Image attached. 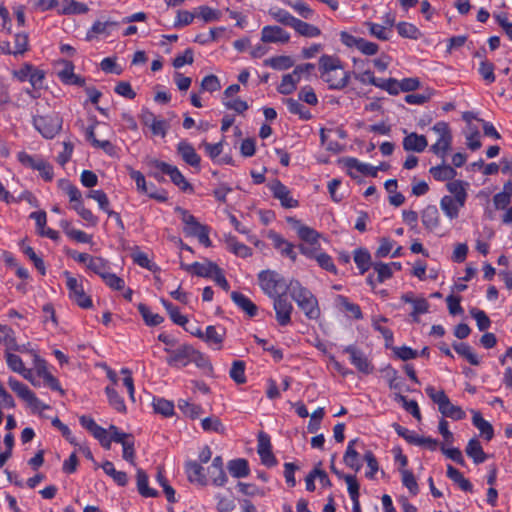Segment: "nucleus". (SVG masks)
I'll return each instance as SVG.
<instances>
[{
	"label": "nucleus",
	"mask_w": 512,
	"mask_h": 512,
	"mask_svg": "<svg viewBox=\"0 0 512 512\" xmlns=\"http://www.w3.org/2000/svg\"><path fill=\"white\" fill-rule=\"evenodd\" d=\"M445 187L449 194L444 195L440 199L439 205L445 217L452 221L459 217L460 211L466 205L470 183L465 180L456 179L447 182Z\"/></svg>",
	"instance_id": "f257e3e1"
},
{
	"label": "nucleus",
	"mask_w": 512,
	"mask_h": 512,
	"mask_svg": "<svg viewBox=\"0 0 512 512\" xmlns=\"http://www.w3.org/2000/svg\"><path fill=\"white\" fill-rule=\"evenodd\" d=\"M319 73L329 89L341 90L350 80V73L345 70L342 61L334 55L324 54L319 58Z\"/></svg>",
	"instance_id": "f03ea898"
},
{
	"label": "nucleus",
	"mask_w": 512,
	"mask_h": 512,
	"mask_svg": "<svg viewBox=\"0 0 512 512\" xmlns=\"http://www.w3.org/2000/svg\"><path fill=\"white\" fill-rule=\"evenodd\" d=\"M290 296L296 302L298 307L309 319H317L320 315L317 298L313 293L303 287L299 281H290Z\"/></svg>",
	"instance_id": "7ed1b4c3"
},
{
	"label": "nucleus",
	"mask_w": 512,
	"mask_h": 512,
	"mask_svg": "<svg viewBox=\"0 0 512 512\" xmlns=\"http://www.w3.org/2000/svg\"><path fill=\"white\" fill-rule=\"evenodd\" d=\"M261 290L270 298L285 296L290 292V281L273 270H263L258 274Z\"/></svg>",
	"instance_id": "20e7f679"
},
{
	"label": "nucleus",
	"mask_w": 512,
	"mask_h": 512,
	"mask_svg": "<svg viewBox=\"0 0 512 512\" xmlns=\"http://www.w3.org/2000/svg\"><path fill=\"white\" fill-rule=\"evenodd\" d=\"M175 211L180 216L184 225L183 231L187 236L196 237L199 243L205 247L212 245L209 228L206 225L201 224L191 213L181 207H177Z\"/></svg>",
	"instance_id": "39448f33"
},
{
	"label": "nucleus",
	"mask_w": 512,
	"mask_h": 512,
	"mask_svg": "<svg viewBox=\"0 0 512 512\" xmlns=\"http://www.w3.org/2000/svg\"><path fill=\"white\" fill-rule=\"evenodd\" d=\"M8 386L18 398L25 402L32 413L42 414L45 410L50 409V405L40 400L26 384L17 380L15 377L10 376L8 378Z\"/></svg>",
	"instance_id": "423d86ee"
},
{
	"label": "nucleus",
	"mask_w": 512,
	"mask_h": 512,
	"mask_svg": "<svg viewBox=\"0 0 512 512\" xmlns=\"http://www.w3.org/2000/svg\"><path fill=\"white\" fill-rule=\"evenodd\" d=\"M427 396L438 406L439 412L444 416L453 420H462L466 417L461 407L451 403L446 393L441 389H436L432 385L425 388Z\"/></svg>",
	"instance_id": "0eeeda50"
},
{
	"label": "nucleus",
	"mask_w": 512,
	"mask_h": 512,
	"mask_svg": "<svg viewBox=\"0 0 512 512\" xmlns=\"http://www.w3.org/2000/svg\"><path fill=\"white\" fill-rule=\"evenodd\" d=\"M65 284L68 290L69 299L82 309H89L93 306L92 298L84 288V278L75 277L69 271H64Z\"/></svg>",
	"instance_id": "6e6552de"
},
{
	"label": "nucleus",
	"mask_w": 512,
	"mask_h": 512,
	"mask_svg": "<svg viewBox=\"0 0 512 512\" xmlns=\"http://www.w3.org/2000/svg\"><path fill=\"white\" fill-rule=\"evenodd\" d=\"M34 128L46 139H53L62 128V118L57 113L34 115Z\"/></svg>",
	"instance_id": "1a4fd4ad"
},
{
	"label": "nucleus",
	"mask_w": 512,
	"mask_h": 512,
	"mask_svg": "<svg viewBox=\"0 0 512 512\" xmlns=\"http://www.w3.org/2000/svg\"><path fill=\"white\" fill-rule=\"evenodd\" d=\"M315 68L312 63L298 65L291 73L282 76L281 82L277 87L280 94L289 95L293 93L303 75H308Z\"/></svg>",
	"instance_id": "9d476101"
},
{
	"label": "nucleus",
	"mask_w": 512,
	"mask_h": 512,
	"mask_svg": "<svg viewBox=\"0 0 512 512\" xmlns=\"http://www.w3.org/2000/svg\"><path fill=\"white\" fill-rule=\"evenodd\" d=\"M165 350L169 353L167 363L175 368L186 367L192 361H197V358L204 360V355L190 345H182L175 350Z\"/></svg>",
	"instance_id": "9b49d317"
},
{
	"label": "nucleus",
	"mask_w": 512,
	"mask_h": 512,
	"mask_svg": "<svg viewBox=\"0 0 512 512\" xmlns=\"http://www.w3.org/2000/svg\"><path fill=\"white\" fill-rule=\"evenodd\" d=\"M54 68L59 80L64 85L84 87L86 79L74 72V64L67 59H58L54 62Z\"/></svg>",
	"instance_id": "f8f14e48"
},
{
	"label": "nucleus",
	"mask_w": 512,
	"mask_h": 512,
	"mask_svg": "<svg viewBox=\"0 0 512 512\" xmlns=\"http://www.w3.org/2000/svg\"><path fill=\"white\" fill-rule=\"evenodd\" d=\"M30 352L33 357L34 368L32 370L34 375L36 374L38 377L42 378L50 389L64 394V390L62 389L58 379L50 372L47 361L42 358L36 350H31Z\"/></svg>",
	"instance_id": "ddd939ff"
},
{
	"label": "nucleus",
	"mask_w": 512,
	"mask_h": 512,
	"mask_svg": "<svg viewBox=\"0 0 512 512\" xmlns=\"http://www.w3.org/2000/svg\"><path fill=\"white\" fill-rule=\"evenodd\" d=\"M367 451L365 449V444L359 438L352 439L348 442L346 450L343 455L344 464L358 472L362 468V456Z\"/></svg>",
	"instance_id": "4468645a"
},
{
	"label": "nucleus",
	"mask_w": 512,
	"mask_h": 512,
	"mask_svg": "<svg viewBox=\"0 0 512 512\" xmlns=\"http://www.w3.org/2000/svg\"><path fill=\"white\" fill-rule=\"evenodd\" d=\"M142 124L149 128L153 136L164 138L169 129V123L165 119L157 117L148 109H143L140 114Z\"/></svg>",
	"instance_id": "2eb2a0df"
},
{
	"label": "nucleus",
	"mask_w": 512,
	"mask_h": 512,
	"mask_svg": "<svg viewBox=\"0 0 512 512\" xmlns=\"http://www.w3.org/2000/svg\"><path fill=\"white\" fill-rule=\"evenodd\" d=\"M128 174L132 180L136 183V189L141 194H146L152 199H155L159 202H165L168 199L167 193L164 190H155L150 191L148 188V184L146 182L145 176L142 172L133 169L132 167H127Z\"/></svg>",
	"instance_id": "dca6fc26"
},
{
	"label": "nucleus",
	"mask_w": 512,
	"mask_h": 512,
	"mask_svg": "<svg viewBox=\"0 0 512 512\" xmlns=\"http://www.w3.org/2000/svg\"><path fill=\"white\" fill-rule=\"evenodd\" d=\"M110 431L113 433V440L122 445V457L130 464H135L134 438L131 434L120 431L116 426L110 425Z\"/></svg>",
	"instance_id": "f3484780"
},
{
	"label": "nucleus",
	"mask_w": 512,
	"mask_h": 512,
	"mask_svg": "<svg viewBox=\"0 0 512 512\" xmlns=\"http://www.w3.org/2000/svg\"><path fill=\"white\" fill-rule=\"evenodd\" d=\"M267 187L273 197L281 203L285 208H295L298 206V201L293 197L291 190L275 179L267 184Z\"/></svg>",
	"instance_id": "a211bd4d"
},
{
	"label": "nucleus",
	"mask_w": 512,
	"mask_h": 512,
	"mask_svg": "<svg viewBox=\"0 0 512 512\" xmlns=\"http://www.w3.org/2000/svg\"><path fill=\"white\" fill-rule=\"evenodd\" d=\"M287 221L291 228L296 232L298 238L301 240L300 244H315L322 237L321 233L316 231L314 228L303 224L296 218L291 217L288 218Z\"/></svg>",
	"instance_id": "6ab92c4d"
},
{
	"label": "nucleus",
	"mask_w": 512,
	"mask_h": 512,
	"mask_svg": "<svg viewBox=\"0 0 512 512\" xmlns=\"http://www.w3.org/2000/svg\"><path fill=\"white\" fill-rule=\"evenodd\" d=\"M343 163L349 175L353 178H357L360 175L376 177L379 171L378 167L361 162L353 157L343 159Z\"/></svg>",
	"instance_id": "aec40b11"
},
{
	"label": "nucleus",
	"mask_w": 512,
	"mask_h": 512,
	"mask_svg": "<svg viewBox=\"0 0 512 512\" xmlns=\"http://www.w3.org/2000/svg\"><path fill=\"white\" fill-rule=\"evenodd\" d=\"M8 368L21 375L25 380L29 381L33 386L39 387L40 383L34 377L32 369L26 368L23 360L16 354L7 352L5 355Z\"/></svg>",
	"instance_id": "412c9836"
},
{
	"label": "nucleus",
	"mask_w": 512,
	"mask_h": 512,
	"mask_svg": "<svg viewBox=\"0 0 512 512\" xmlns=\"http://www.w3.org/2000/svg\"><path fill=\"white\" fill-rule=\"evenodd\" d=\"M273 309L280 326H287L291 323L293 306L286 298V295L273 298Z\"/></svg>",
	"instance_id": "4be33fe9"
},
{
	"label": "nucleus",
	"mask_w": 512,
	"mask_h": 512,
	"mask_svg": "<svg viewBox=\"0 0 512 512\" xmlns=\"http://www.w3.org/2000/svg\"><path fill=\"white\" fill-rule=\"evenodd\" d=\"M291 36L289 32L277 25H267L261 30V41L263 43L285 44Z\"/></svg>",
	"instance_id": "5701e85b"
},
{
	"label": "nucleus",
	"mask_w": 512,
	"mask_h": 512,
	"mask_svg": "<svg viewBox=\"0 0 512 512\" xmlns=\"http://www.w3.org/2000/svg\"><path fill=\"white\" fill-rule=\"evenodd\" d=\"M28 45V35L24 32L17 33L14 36L13 48L8 41H0V54L22 55L28 50Z\"/></svg>",
	"instance_id": "b1692460"
},
{
	"label": "nucleus",
	"mask_w": 512,
	"mask_h": 512,
	"mask_svg": "<svg viewBox=\"0 0 512 512\" xmlns=\"http://www.w3.org/2000/svg\"><path fill=\"white\" fill-rule=\"evenodd\" d=\"M119 23L113 20L95 21L91 28L87 31L86 40L91 41L98 36L108 37L118 27Z\"/></svg>",
	"instance_id": "393cba45"
},
{
	"label": "nucleus",
	"mask_w": 512,
	"mask_h": 512,
	"mask_svg": "<svg viewBox=\"0 0 512 512\" xmlns=\"http://www.w3.org/2000/svg\"><path fill=\"white\" fill-rule=\"evenodd\" d=\"M269 239L272 241L273 247L282 255L289 258L292 262L297 260V253L294 250V245L283 238L276 232L268 234Z\"/></svg>",
	"instance_id": "a878e982"
},
{
	"label": "nucleus",
	"mask_w": 512,
	"mask_h": 512,
	"mask_svg": "<svg viewBox=\"0 0 512 512\" xmlns=\"http://www.w3.org/2000/svg\"><path fill=\"white\" fill-rule=\"evenodd\" d=\"M344 351L350 355L351 363L359 372L363 374H370L373 372V365L363 352L353 346L346 347Z\"/></svg>",
	"instance_id": "bb28decb"
},
{
	"label": "nucleus",
	"mask_w": 512,
	"mask_h": 512,
	"mask_svg": "<svg viewBox=\"0 0 512 512\" xmlns=\"http://www.w3.org/2000/svg\"><path fill=\"white\" fill-rule=\"evenodd\" d=\"M226 331L221 326L209 325L206 327L201 340L205 341L215 350H220L223 346Z\"/></svg>",
	"instance_id": "cd10ccee"
},
{
	"label": "nucleus",
	"mask_w": 512,
	"mask_h": 512,
	"mask_svg": "<svg viewBox=\"0 0 512 512\" xmlns=\"http://www.w3.org/2000/svg\"><path fill=\"white\" fill-rule=\"evenodd\" d=\"M421 222L429 232L436 231L440 226V214L436 206L429 205L421 212Z\"/></svg>",
	"instance_id": "c85d7f7f"
},
{
	"label": "nucleus",
	"mask_w": 512,
	"mask_h": 512,
	"mask_svg": "<svg viewBox=\"0 0 512 512\" xmlns=\"http://www.w3.org/2000/svg\"><path fill=\"white\" fill-rule=\"evenodd\" d=\"M177 152L185 163L192 167L199 168L201 158L196 153L194 147L188 141L181 140L177 144Z\"/></svg>",
	"instance_id": "c756f323"
},
{
	"label": "nucleus",
	"mask_w": 512,
	"mask_h": 512,
	"mask_svg": "<svg viewBox=\"0 0 512 512\" xmlns=\"http://www.w3.org/2000/svg\"><path fill=\"white\" fill-rule=\"evenodd\" d=\"M186 271L192 272L199 277L212 278L213 274L219 266L211 261L194 262L189 265L182 266Z\"/></svg>",
	"instance_id": "7c9ffc66"
},
{
	"label": "nucleus",
	"mask_w": 512,
	"mask_h": 512,
	"mask_svg": "<svg viewBox=\"0 0 512 512\" xmlns=\"http://www.w3.org/2000/svg\"><path fill=\"white\" fill-rule=\"evenodd\" d=\"M427 146L428 141L426 137L415 132L407 134L403 139V148L406 151L421 153Z\"/></svg>",
	"instance_id": "2f4dec72"
},
{
	"label": "nucleus",
	"mask_w": 512,
	"mask_h": 512,
	"mask_svg": "<svg viewBox=\"0 0 512 512\" xmlns=\"http://www.w3.org/2000/svg\"><path fill=\"white\" fill-rule=\"evenodd\" d=\"M58 14L60 15H82L89 11V7L76 0H59Z\"/></svg>",
	"instance_id": "473e14b6"
},
{
	"label": "nucleus",
	"mask_w": 512,
	"mask_h": 512,
	"mask_svg": "<svg viewBox=\"0 0 512 512\" xmlns=\"http://www.w3.org/2000/svg\"><path fill=\"white\" fill-rule=\"evenodd\" d=\"M88 198L95 200L98 203L99 209L107 213L109 217L120 220L118 213L110 209V201L106 193L102 190H91L86 195Z\"/></svg>",
	"instance_id": "72a5a7b5"
},
{
	"label": "nucleus",
	"mask_w": 512,
	"mask_h": 512,
	"mask_svg": "<svg viewBox=\"0 0 512 512\" xmlns=\"http://www.w3.org/2000/svg\"><path fill=\"white\" fill-rule=\"evenodd\" d=\"M59 188L65 192L69 198L71 209L83 203V197L80 190L70 181L61 179L58 181Z\"/></svg>",
	"instance_id": "f704fd0d"
},
{
	"label": "nucleus",
	"mask_w": 512,
	"mask_h": 512,
	"mask_svg": "<svg viewBox=\"0 0 512 512\" xmlns=\"http://www.w3.org/2000/svg\"><path fill=\"white\" fill-rule=\"evenodd\" d=\"M429 173L433 176V178L440 182H450L456 180L457 171L454 167L447 165V164H441L434 167H431L429 169Z\"/></svg>",
	"instance_id": "c9c22d12"
},
{
	"label": "nucleus",
	"mask_w": 512,
	"mask_h": 512,
	"mask_svg": "<svg viewBox=\"0 0 512 512\" xmlns=\"http://www.w3.org/2000/svg\"><path fill=\"white\" fill-rule=\"evenodd\" d=\"M231 299L237 305V307L245 312L248 316H256L258 308L247 296L240 292L233 291L231 293Z\"/></svg>",
	"instance_id": "e433bc0d"
},
{
	"label": "nucleus",
	"mask_w": 512,
	"mask_h": 512,
	"mask_svg": "<svg viewBox=\"0 0 512 512\" xmlns=\"http://www.w3.org/2000/svg\"><path fill=\"white\" fill-rule=\"evenodd\" d=\"M388 322L386 317L376 315L372 317V326L378 331L385 340L386 347H391L394 342L393 332L390 328L385 326V323Z\"/></svg>",
	"instance_id": "4c0bfd02"
},
{
	"label": "nucleus",
	"mask_w": 512,
	"mask_h": 512,
	"mask_svg": "<svg viewBox=\"0 0 512 512\" xmlns=\"http://www.w3.org/2000/svg\"><path fill=\"white\" fill-rule=\"evenodd\" d=\"M227 469L234 478H245L250 474L248 461L244 458L230 460Z\"/></svg>",
	"instance_id": "58836bf2"
},
{
	"label": "nucleus",
	"mask_w": 512,
	"mask_h": 512,
	"mask_svg": "<svg viewBox=\"0 0 512 512\" xmlns=\"http://www.w3.org/2000/svg\"><path fill=\"white\" fill-rule=\"evenodd\" d=\"M472 423L479 430L485 440L490 441L494 436V429L492 425L486 421L480 412L472 411Z\"/></svg>",
	"instance_id": "ea45409f"
},
{
	"label": "nucleus",
	"mask_w": 512,
	"mask_h": 512,
	"mask_svg": "<svg viewBox=\"0 0 512 512\" xmlns=\"http://www.w3.org/2000/svg\"><path fill=\"white\" fill-rule=\"evenodd\" d=\"M258 454L264 465L271 467L276 464V459L271 451L269 440L263 435L259 437Z\"/></svg>",
	"instance_id": "a19ab883"
},
{
	"label": "nucleus",
	"mask_w": 512,
	"mask_h": 512,
	"mask_svg": "<svg viewBox=\"0 0 512 512\" xmlns=\"http://www.w3.org/2000/svg\"><path fill=\"white\" fill-rule=\"evenodd\" d=\"M465 451L468 457H470L475 464L483 463L487 459V455L485 454L480 442L475 438L469 440Z\"/></svg>",
	"instance_id": "79ce46f5"
},
{
	"label": "nucleus",
	"mask_w": 512,
	"mask_h": 512,
	"mask_svg": "<svg viewBox=\"0 0 512 512\" xmlns=\"http://www.w3.org/2000/svg\"><path fill=\"white\" fill-rule=\"evenodd\" d=\"M186 474L190 482L199 485H206L207 478L203 472V467L196 462H189L186 464Z\"/></svg>",
	"instance_id": "37998d69"
},
{
	"label": "nucleus",
	"mask_w": 512,
	"mask_h": 512,
	"mask_svg": "<svg viewBox=\"0 0 512 512\" xmlns=\"http://www.w3.org/2000/svg\"><path fill=\"white\" fill-rule=\"evenodd\" d=\"M292 28L301 36L315 38L321 35V30L312 24L296 18Z\"/></svg>",
	"instance_id": "c03bdc74"
},
{
	"label": "nucleus",
	"mask_w": 512,
	"mask_h": 512,
	"mask_svg": "<svg viewBox=\"0 0 512 512\" xmlns=\"http://www.w3.org/2000/svg\"><path fill=\"white\" fill-rule=\"evenodd\" d=\"M105 394L107 396L109 405L113 409L119 413H125L127 411L124 399L118 394L113 386H106Z\"/></svg>",
	"instance_id": "a18cd8bd"
},
{
	"label": "nucleus",
	"mask_w": 512,
	"mask_h": 512,
	"mask_svg": "<svg viewBox=\"0 0 512 512\" xmlns=\"http://www.w3.org/2000/svg\"><path fill=\"white\" fill-rule=\"evenodd\" d=\"M369 34L381 41H387L391 38L392 30L382 24L374 23L371 21L365 22Z\"/></svg>",
	"instance_id": "49530a36"
},
{
	"label": "nucleus",
	"mask_w": 512,
	"mask_h": 512,
	"mask_svg": "<svg viewBox=\"0 0 512 512\" xmlns=\"http://www.w3.org/2000/svg\"><path fill=\"white\" fill-rule=\"evenodd\" d=\"M105 474L110 476L114 482L119 486H126L128 483V476L124 471H118L115 469L114 464L110 461H105L101 465Z\"/></svg>",
	"instance_id": "de8ad7c7"
},
{
	"label": "nucleus",
	"mask_w": 512,
	"mask_h": 512,
	"mask_svg": "<svg viewBox=\"0 0 512 512\" xmlns=\"http://www.w3.org/2000/svg\"><path fill=\"white\" fill-rule=\"evenodd\" d=\"M137 488L139 493L146 498L158 496V492L148 485V475L141 469L137 470Z\"/></svg>",
	"instance_id": "09e8293b"
},
{
	"label": "nucleus",
	"mask_w": 512,
	"mask_h": 512,
	"mask_svg": "<svg viewBox=\"0 0 512 512\" xmlns=\"http://www.w3.org/2000/svg\"><path fill=\"white\" fill-rule=\"evenodd\" d=\"M226 244L228 250L238 257L248 258L252 255L251 248L239 242L235 237L229 236L226 239Z\"/></svg>",
	"instance_id": "8fccbe9b"
},
{
	"label": "nucleus",
	"mask_w": 512,
	"mask_h": 512,
	"mask_svg": "<svg viewBox=\"0 0 512 512\" xmlns=\"http://www.w3.org/2000/svg\"><path fill=\"white\" fill-rule=\"evenodd\" d=\"M167 175L181 191L189 193L193 192L192 185L186 180L184 175L176 166L173 165L170 171H168Z\"/></svg>",
	"instance_id": "3c124183"
},
{
	"label": "nucleus",
	"mask_w": 512,
	"mask_h": 512,
	"mask_svg": "<svg viewBox=\"0 0 512 512\" xmlns=\"http://www.w3.org/2000/svg\"><path fill=\"white\" fill-rule=\"evenodd\" d=\"M447 476L451 479L455 484L459 486V488L465 492L472 491V484L468 479H466L463 474L454 468L452 465L447 466Z\"/></svg>",
	"instance_id": "603ef678"
},
{
	"label": "nucleus",
	"mask_w": 512,
	"mask_h": 512,
	"mask_svg": "<svg viewBox=\"0 0 512 512\" xmlns=\"http://www.w3.org/2000/svg\"><path fill=\"white\" fill-rule=\"evenodd\" d=\"M335 302L338 308L346 311L355 319L362 318V312L359 305L350 302L347 297L338 295L335 299Z\"/></svg>",
	"instance_id": "864d4df0"
},
{
	"label": "nucleus",
	"mask_w": 512,
	"mask_h": 512,
	"mask_svg": "<svg viewBox=\"0 0 512 512\" xmlns=\"http://www.w3.org/2000/svg\"><path fill=\"white\" fill-rule=\"evenodd\" d=\"M396 29L398 34L403 38L418 40L422 36V33L417 26L409 22H399L396 24Z\"/></svg>",
	"instance_id": "5fc2aeb1"
},
{
	"label": "nucleus",
	"mask_w": 512,
	"mask_h": 512,
	"mask_svg": "<svg viewBox=\"0 0 512 512\" xmlns=\"http://www.w3.org/2000/svg\"><path fill=\"white\" fill-rule=\"evenodd\" d=\"M264 64L274 70H287L294 65V60L290 56L280 55L271 57L264 61Z\"/></svg>",
	"instance_id": "6e6d98bb"
},
{
	"label": "nucleus",
	"mask_w": 512,
	"mask_h": 512,
	"mask_svg": "<svg viewBox=\"0 0 512 512\" xmlns=\"http://www.w3.org/2000/svg\"><path fill=\"white\" fill-rule=\"evenodd\" d=\"M209 468L218 472V476L212 477V484L215 485V486H218V487L224 486L227 483L228 478H227V475H226V473H225V471L223 469L222 457L221 456H216L212 460V464H211V466Z\"/></svg>",
	"instance_id": "4d7b16f0"
},
{
	"label": "nucleus",
	"mask_w": 512,
	"mask_h": 512,
	"mask_svg": "<svg viewBox=\"0 0 512 512\" xmlns=\"http://www.w3.org/2000/svg\"><path fill=\"white\" fill-rule=\"evenodd\" d=\"M87 270L95 273L101 279L111 270L109 262L99 256H93Z\"/></svg>",
	"instance_id": "13d9d810"
},
{
	"label": "nucleus",
	"mask_w": 512,
	"mask_h": 512,
	"mask_svg": "<svg viewBox=\"0 0 512 512\" xmlns=\"http://www.w3.org/2000/svg\"><path fill=\"white\" fill-rule=\"evenodd\" d=\"M269 15L276 22L289 27H292L296 20V17L290 14L287 10L278 7L270 8Z\"/></svg>",
	"instance_id": "bf43d9fd"
},
{
	"label": "nucleus",
	"mask_w": 512,
	"mask_h": 512,
	"mask_svg": "<svg viewBox=\"0 0 512 512\" xmlns=\"http://www.w3.org/2000/svg\"><path fill=\"white\" fill-rule=\"evenodd\" d=\"M354 262L360 271V274H364L369 270L371 266V255L366 249H356L354 251Z\"/></svg>",
	"instance_id": "052dcab7"
},
{
	"label": "nucleus",
	"mask_w": 512,
	"mask_h": 512,
	"mask_svg": "<svg viewBox=\"0 0 512 512\" xmlns=\"http://www.w3.org/2000/svg\"><path fill=\"white\" fill-rule=\"evenodd\" d=\"M20 247L22 252L30 259V261L34 264L35 268L39 271V273L41 275H45L46 267L43 259L35 253L34 249L31 246L26 245L24 241H22Z\"/></svg>",
	"instance_id": "680f3d73"
},
{
	"label": "nucleus",
	"mask_w": 512,
	"mask_h": 512,
	"mask_svg": "<svg viewBox=\"0 0 512 512\" xmlns=\"http://www.w3.org/2000/svg\"><path fill=\"white\" fill-rule=\"evenodd\" d=\"M153 409L156 413L164 417H171L174 415V403L161 397H155L152 402Z\"/></svg>",
	"instance_id": "e2e57ef3"
},
{
	"label": "nucleus",
	"mask_w": 512,
	"mask_h": 512,
	"mask_svg": "<svg viewBox=\"0 0 512 512\" xmlns=\"http://www.w3.org/2000/svg\"><path fill=\"white\" fill-rule=\"evenodd\" d=\"M454 350L462 357H464L471 365H479L480 359L473 351L472 347L466 343H455Z\"/></svg>",
	"instance_id": "0e129e2a"
},
{
	"label": "nucleus",
	"mask_w": 512,
	"mask_h": 512,
	"mask_svg": "<svg viewBox=\"0 0 512 512\" xmlns=\"http://www.w3.org/2000/svg\"><path fill=\"white\" fill-rule=\"evenodd\" d=\"M138 311L141 314L144 322L148 326H157V325L161 324L164 321V318L161 315H159L157 313H154L145 304H139L138 305Z\"/></svg>",
	"instance_id": "69168bd1"
},
{
	"label": "nucleus",
	"mask_w": 512,
	"mask_h": 512,
	"mask_svg": "<svg viewBox=\"0 0 512 512\" xmlns=\"http://www.w3.org/2000/svg\"><path fill=\"white\" fill-rule=\"evenodd\" d=\"M287 109L290 113L298 115L302 120H309L312 115L310 111L303 106L299 101L289 98L285 101Z\"/></svg>",
	"instance_id": "338daca9"
},
{
	"label": "nucleus",
	"mask_w": 512,
	"mask_h": 512,
	"mask_svg": "<svg viewBox=\"0 0 512 512\" xmlns=\"http://www.w3.org/2000/svg\"><path fill=\"white\" fill-rule=\"evenodd\" d=\"M177 406L184 415L192 419L199 417L202 413V408L199 405L191 403L187 399H179Z\"/></svg>",
	"instance_id": "774afa93"
}]
</instances>
